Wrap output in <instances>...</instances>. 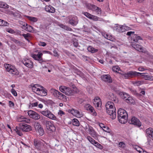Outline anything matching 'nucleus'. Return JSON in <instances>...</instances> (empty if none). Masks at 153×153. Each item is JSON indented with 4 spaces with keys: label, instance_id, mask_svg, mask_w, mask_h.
<instances>
[{
    "label": "nucleus",
    "instance_id": "1",
    "mask_svg": "<svg viewBox=\"0 0 153 153\" xmlns=\"http://www.w3.org/2000/svg\"><path fill=\"white\" fill-rule=\"evenodd\" d=\"M107 113L112 119H114L116 117V109L114 104L111 102L108 101L105 104Z\"/></svg>",
    "mask_w": 153,
    "mask_h": 153
},
{
    "label": "nucleus",
    "instance_id": "2",
    "mask_svg": "<svg viewBox=\"0 0 153 153\" xmlns=\"http://www.w3.org/2000/svg\"><path fill=\"white\" fill-rule=\"evenodd\" d=\"M118 118L119 122L122 124H125L128 120V114L124 110L120 108L117 111Z\"/></svg>",
    "mask_w": 153,
    "mask_h": 153
},
{
    "label": "nucleus",
    "instance_id": "3",
    "mask_svg": "<svg viewBox=\"0 0 153 153\" xmlns=\"http://www.w3.org/2000/svg\"><path fill=\"white\" fill-rule=\"evenodd\" d=\"M121 77L123 79H127L135 77L142 76L143 73H140L136 71H130L126 73H120Z\"/></svg>",
    "mask_w": 153,
    "mask_h": 153
},
{
    "label": "nucleus",
    "instance_id": "4",
    "mask_svg": "<svg viewBox=\"0 0 153 153\" xmlns=\"http://www.w3.org/2000/svg\"><path fill=\"white\" fill-rule=\"evenodd\" d=\"M4 67L7 71L9 72L12 74L18 75L19 72L15 67L9 64H5Z\"/></svg>",
    "mask_w": 153,
    "mask_h": 153
},
{
    "label": "nucleus",
    "instance_id": "5",
    "mask_svg": "<svg viewBox=\"0 0 153 153\" xmlns=\"http://www.w3.org/2000/svg\"><path fill=\"white\" fill-rule=\"evenodd\" d=\"M59 89L61 92L64 93L67 95L71 96L73 94V90L66 86L63 85L60 86L59 87Z\"/></svg>",
    "mask_w": 153,
    "mask_h": 153
},
{
    "label": "nucleus",
    "instance_id": "6",
    "mask_svg": "<svg viewBox=\"0 0 153 153\" xmlns=\"http://www.w3.org/2000/svg\"><path fill=\"white\" fill-rule=\"evenodd\" d=\"M137 42H132L131 43V45L132 47L137 51L144 53H146L147 51L146 48H144L140 45L136 43Z\"/></svg>",
    "mask_w": 153,
    "mask_h": 153
},
{
    "label": "nucleus",
    "instance_id": "7",
    "mask_svg": "<svg viewBox=\"0 0 153 153\" xmlns=\"http://www.w3.org/2000/svg\"><path fill=\"white\" fill-rule=\"evenodd\" d=\"M40 113L43 115L50 119L53 120H56V117L48 109H45L44 111H40Z\"/></svg>",
    "mask_w": 153,
    "mask_h": 153
},
{
    "label": "nucleus",
    "instance_id": "8",
    "mask_svg": "<svg viewBox=\"0 0 153 153\" xmlns=\"http://www.w3.org/2000/svg\"><path fill=\"white\" fill-rule=\"evenodd\" d=\"M66 18L68 20V23L73 26H76L78 23V20L76 16H69Z\"/></svg>",
    "mask_w": 153,
    "mask_h": 153
},
{
    "label": "nucleus",
    "instance_id": "9",
    "mask_svg": "<svg viewBox=\"0 0 153 153\" xmlns=\"http://www.w3.org/2000/svg\"><path fill=\"white\" fill-rule=\"evenodd\" d=\"M135 32L134 31H129L127 32L126 34V35L128 36H131V40L135 42H138L139 40H143V39L140 36L134 34Z\"/></svg>",
    "mask_w": 153,
    "mask_h": 153
},
{
    "label": "nucleus",
    "instance_id": "10",
    "mask_svg": "<svg viewBox=\"0 0 153 153\" xmlns=\"http://www.w3.org/2000/svg\"><path fill=\"white\" fill-rule=\"evenodd\" d=\"M86 7L89 10L95 12L97 14H100L102 13L101 9L94 5L88 4H87Z\"/></svg>",
    "mask_w": 153,
    "mask_h": 153
},
{
    "label": "nucleus",
    "instance_id": "11",
    "mask_svg": "<svg viewBox=\"0 0 153 153\" xmlns=\"http://www.w3.org/2000/svg\"><path fill=\"white\" fill-rule=\"evenodd\" d=\"M120 94L121 98L124 100L127 103H132L134 102V100L128 94L124 92H121Z\"/></svg>",
    "mask_w": 153,
    "mask_h": 153
},
{
    "label": "nucleus",
    "instance_id": "12",
    "mask_svg": "<svg viewBox=\"0 0 153 153\" xmlns=\"http://www.w3.org/2000/svg\"><path fill=\"white\" fill-rule=\"evenodd\" d=\"M128 122L129 123L136 126L139 127L141 126V123L137 118L135 117H133L131 119L129 120Z\"/></svg>",
    "mask_w": 153,
    "mask_h": 153
},
{
    "label": "nucleus",
    "instance_id": "13",
    "mask_svg": "<svg viewBox=\"0 0 153 153\" xmlns=\"http://www.w3.org/2000/svg\"><path fill=\"white\" fill-rule=\"evenodd\" d=\"M19 126V128L23 131L28 132L32 130L31 126L26 124L20 123Z\"/></svg>",
    "mask_w": 153,
    "mask_h": 153
},
{
    "label": "nucleus",
    "instance_id": "14",
    "mask_svg": "<svg viewBox=\"0 0 153 153\" xmlns=\"http://www.w3.org/2000/svg\"><path fill=\"white\" fill-rule=\"evenodd\" d=\"M28 115L31 118L34 120H37L40 118V115L36 112L32 110H29L27 112Z\"/></svg>",
    "mask_w": 153,
    "mask_h": 153
},
{
    "label": "nucleus",
    "instance_id": "15",
    "mask_svg": "<svg viewBox=\"0 0 153 153\" xmlns=\"http://www.w3.org/2000/svg\"><path fill=\"white\" fill-rule=\"evenodd\" d=\"M53 123L51 121H48L45 125L48 130L51 131H54L56 130V128Z\"/></svg>",
    "mask_w": 153,
    "mask_h": 153
},
{
    "label": "nucleus",
    "instance_id": "16",
    "mask_svg": "<svg viewBox=\"0 0 153 153\" xmlns=\"http://www.w3.org/2000/svg\"><path fill=\"white\" fill-rule=\"evenodd\" d=\"M34 127L36 131H37L40 136H42L44 134V131L42 128L38 123L34 124Z\"/></svg>",
    "mask_w": 153,
    "mask_h": 153
},
{
    "label": "nucleus",
    "instance_id": "17",
    "mask_svg": "<svg viewBox=\"0 0 153 153\" xmlns=\"http://www.w3.org/2000/svg\"><path fill=\"white\" fill-rule=\"evenodd\" d=\"M22 63L27 67L31 68L33 66V62L30 59H25L22 60Z\"/></svg>",
    "mask_w": 153,
    "mask_h": 153
},
{
    "label": "nucleus",
    "instance_id": "18",
    "mask_svg": "<svg viewBox=\"0 0 153 153\" xmlns=\"http://www.w3.org/2000/svg\"><path fill=\"white\" fill-rule=\"evenodd\" d=\"M44 142L43 140L35 139L34 141V145L37 149H39L44 145Z\"/></svg>",
    "mask_w": 153,
    "mask_h": 153
},
{
    "label": "nucleus",
    "instance_id": "19",
    "mask_svg": "<svg viewBox=\"0 0 153 153\" xmlns=\"http://www.w3.org/2000/svg\"><path fill=\"white\" fill-rule=\"evenodd\" d=\"M88 133L94 139H96L98 137V135L94 131L93 128L91 126H88L87 128Z\"/></svg>",
    "mask_w": 153,
    "mask_h": 153
},
{
    "label": "nucleus",
    "instance_id": "20",
    "mask_svg": "<svg viewBox=\"0 0 153 153\" xmlns=\"http://www.w3.org/2000/svg\"><path fill=\"white\" fill-rule=\"evenodd\" d=\"M93 103L96 108H99L101 105V102L100 98L98 97H95L93 101Z\"/></svg>",
    "mask_w": 153,
    "mask_h": 153
},
{
    "label": "nucleus",
    "instance_id": "21",
    "mask_svg": "<svg viewBox=\"0 0 153 153\" xmlns=\"http://www.w3.org/2000/svg\"><path fill=\"white\" fill-rule=\"evenodd\" d=\"M38 95L42 96H45L47 94V90L43 87L41 86L40 88Z\"/></svg>",
    "mask_w": 153,
    "mask_h": 153
},
{
    "label": "nucleus",
    "instance_id": "22",
    "mask_svg": "<svg viewBox=\"0 0 153 153\" xmlns=\"http://www.w3.org/2000/svg\"><path fill=\"white\" fill-rule=\"evenodd\" d=\"M69 111L70 113L77 117L80 118L82 116V114H80L77 110L72 109L69 110Z\"/></svg>",
    "mask_w": 153,
    "mask_h": 153
},
{
    "label": "nucleus",
    "instance_id": "23",
    "mask_svg": "<svg viewBox=\"0 0 153 153\" xmlns=\"http://www.w3.org/2000/svg\"><path fill=\"white\" fill-rule=\"evenodd\" d=\"M30 86L32 88L33 91L38 94V92L39 91L41 85L38 84H36L34 85L32 84Z\"/></svg>",
    "mask_w": 153,
    "mask_h": 153
},
{
    "label": "nucleus",
    "instance_id": "24",
    "mask_svg": "<svg viewBox=\"0 0 153 153\" xmlns=\"http://www.w3.org/2000/svg\"><path fill=\"white\" fill-rule=\"evenodd\" d=\"M101 78L104 81L108 83H111L112 80L110 76L109 75H104L101 76Z\"/></svg>",
    "mask_w": 153,
    "mask_h": 153
},
{
    "label": "nucleus",
    "instance_id": "25",
    "mask_svg": "<svg viewBox=\"0 0 153 153\" xmlns=\"http://www.w3.org/2000/svg\"><path fill=\"white\" fill-rule=\"evenodd\" d=\"M43 54L42 53L39 52L37 54H33L31 56L35 60H38L41 59Z\"/></svg>",
    "mask_w": 153,
    "mask_h": 153
},
{
    "label": "nucleus",
    "instance_id": "26",
    "mask_svg": "<svg viewBox=\"0 0 153 153\" xmlns=\"http://www.w3.org/2000/svg\"><path fill=\"white\" fill-rule=\"evenodd\" d=\"M116 30L118 32H123L125 31L123 25H118L116 27Z\"/></svg>",
    "mask_w": 153,
    "mask_h": 153
},
{
    "label": "nucleus",
    "instance_id": "27",
    "mask_svg": "<svg viewBox=\"0 0 153 153\" xmlns=\"http://www.w3.org/2000/svg\"><path fill=\"white\" fill-rule=\"evenodd\" d=\"M27 119L23 116H19L17 117V121L19 122L27 123Z\"/></svg>",
    "mask_w": 153,
    "mask_h": 153
},
{
    "label": "nucleus",
    "instance_id": "28",
    "mask_svg": "<svg viewBox=\"0 0 153 153\" xmlns=\"http://www.w3.org/2000/svg\"><path fill=\"white\" fill-rule=\"evenodd\" d=\"M146 136L149 137L153 133V128L151 127L148 128L146 130Z\"/></svg>",
    "mask_w": 153,
    "mask_h": 153
},
{
    "label": "nucleus",
    "instance_id": "29",
    "mask_svg": "<svg viewBox=\"0 0 153 153\" xmlns=\"http://www.w3.org/2000/svg\"><path fill=\"white\" fill-rule=\"evenodd\" d=\"M23 29L30 32H33L34 31L33 27L27 24V25L25 27L23 28Z\"/></svg>",
    "mask_w": 153,
    "mask_h": 153
},
{
    "label": "nucleus",
    "instance_id": "30",
    "mask_svg": "<svg viewBox=\"0 0 153 153\" xmlns=\"http://www.w3.org/2000/svg\"><path fill=\"white\" fill-rule=\"evenodd\" d=\"M90 19L93 20L94 21H103V20L102 19L96 16L92 15L90 18Z\"/></svg>",
    "mask_w": 153,
    "mask_h": 153
},
{
    "label": "nucleus",
    "instance_id": "31",
    "mask_svg": "<svg viewBox=\"0 0 153 153\" xmlns=\"http://www.w3.org/2000/svg\"><path fill=\"white\" fill-rule=\"evenodd\" d=\"M45 10L48 12L54 13L55 12V9L52 7H50L48 6H46L45 7Z\"/></svg>",
    "mask_w": 153,
    "mask_h": 153
},
{
    "label": "nucleus",
    "instance_id": "32",
    "mask_svg": "<svg viewBox=\"0 0 153 153\" xmlns=\"http://www.w3.org/2000/svg\"><path fill=\"white\" fill-rule=\"evenodd\" d=\"M50 92L54 97H56L59 91L56 89L51 88L50 90Z\"/></svg>",
    "mask_w": 153,
    "mask_h": 153
},
{
    "label": "nucleus",
    "instance_id": "33",
    "mask_svg": "<svg viewBox=\"0 0 153 153\" xmlns=\"http://www.w3.org/2000/svg\"><path fill=\"white\" fill-rule=\"evenodd\" d=\"M39 119L42 124L44 125H45L48 121L47 118L43 116H40V118Z\"/></svg>",
    "mask_w": 153,
    "mask_h": 153
},
{
    "label": "nucleus",
    "instance_id": "34",
    "mask_svg": "<svg viewBox=\"0 0 153 153\" xmlns=\"http://www.w3.org/2000/svg\"><path fill=\"white\" fill-rule=\"evenodd\" d=\"M142 76H143L145 80L153 81V76H152L145 75L143 74Z\"/></svg>",
    "mask_w": 153,
    "mask_h": 153
},
{
    "label": "nucleus",
    "instance_id": "35",
    "mask_svg": "<svg viewBox=\"0 0 153 153\" xmlns=\"http://www.w3.org/2000/svg\"><path fill=\"white\" fill-rule=\"evenodd\" d=\"M99 125L101 128H102V129L104 131L107 132H109L108 128L105 126L102 123H99Z\"/></svg>",
    "mask_w": 153,
    "mask_h": 153
},
{
    "label": "nucleus",
    "instance_id": "36",
    "mask_svg": "<svg viewBox=\"0 0 153 153\" xmlns=\"http://www.w3.org/2000/svg\"><path fill=\"white\" fill-rule=\"evenodd\" d=\"M87 50L89 52L92 53H94L98 51L97 49H95L91 46H89L87 48Z\"/></svg>",
    "mask_w": 153,
    "mask_h": 153
},
{
    "label": "nucleus",
    "instance_id": "37",
    "mask_svg": "<svg viewBox=\"0 0 153 153\" xmlns=\"http://www.w3.org/2000/svg\"><path fill=\"white\" fill-rule=\"evenodd\" d=\"M56 97L58 99L61 100L66 99V96L59 92Z\"/></svg>",
    "mask_w": 153,
    "mask_h": 153
},
{
    "label": "nucleus",
    "instance_id": "38",
    "mask_svg": "<svg viewBox=\"0 0 153 153\" xmlns=\"http://www.w3.org/2000/svg\"><path fill=\"white\" fill-rule=\"evenodd\" d=\"M72 124L73 125L76 126H79V121L76 119H74L72 120Z\"/></svg>",
    "mask_w": 153,
    "mask_h": 153
},
{
    "label": "nucleus",
    "instance_id": "39",
    "mask_svg": "<svg viewBox=\"0 0 153 153\" xmlns=\"http://www.w3.org/2000/svg\"><path fill=\"white\" fill-rule=\"evenodd\" d=\"M0 7L4 8H8V5L4 2L0 1Z\"/></svg>",
    "mask_w": 153,
    "mask_h": 153
},
{
    "label": "nucleus",
    "instance_id": "40",
    "mask_svg": "<svg viewBox=\"0 0 153 153\" xmlns=\"http://www.w3.org/2000/svg\"><path fill=\"white\" fill-rule=\"evenodd\" d=\"M143 81H134L133 82V84L136 86H139L143 84Z\"/></svg>",
    "mask_w": 153,
    "mask_h": 153
},
{
    "label": "nucleus",
    "instance_id": "41",
    "mask_svg": "<svg viewBox=\"0 0 153 153\" xmlns=\"http://www.w3.org/2000/svg\"><path fill=\"white\" fill-rule=\"evenodd\" d=\"M85 107L88 111H92L94 108L93 107L89 104L86 105H85Z\"/></svg>",
    "mask_w": 153,
    "mask_h": 153
},
{
    "label": "nucleus",
    "instance_id": "42",
    "mask_svg": "<svg viewBox=\"0 0 153 153\" xmlns=\"http://www.w3.org/2000/svg\"><path fill=\"white\" fill-rule=\"evenodd\" d=\"M20 35L22 36L28 42H30L28 38L30 37V33H28L27 34H20Z\"/></svg>",
    "mask_w": 153,
    "mask_h": 153
},
{
    "label": "nucleus",
    "instance_id": "43",
    "mask_svg": "<svg viewBox=\"0 0 153 153\" xmlns=\"http://www.w3.org/2000/svg\"><path fill=\"white\" fill-rule=\"evenodd\" d=\"M87 140L92 144H94V143L96 142L90 136H88L87 137Z\"/></svg>",
    "mask_w": 153,
    "mask_h": 153
},
{
    "label": "nucleus",
    "instance_id": "44",
    "mask_svg": "<svg viewBox=\"0 0 153 153\" xmlns=\"http://www.w3.org/2000/svg\"><path fill=\"white\" fill-rule=\"evenodd\" d=\"M27 18L30 21L33 22H36L38 20L37 18L30 16H27Z\"/></svg>",
    "mask_w": 153,
    "mask_h": 153
},
{
    "label": "nucleus",
    "instance_id": "45",
    "mask_svg": "<svg viewBox=\"0 0 153 153\" xmlns=\"http://www.w3.org/2000/svg\"><path fill=\"white\" fill-rule=\"evenodd\" d=\"M0 21V26H7L8 24L7 22L1 19Z\"/></svg>",
    "mask_w": 153,
    "mask_h": 153
},
{
    "label": "nucleus",
    "instance_id": "46",
    "mask_svg": "<svg viewBox=\"0 0 153 153\" xmlns=\"http://www.w3.org/2000/svg\"><path fill=\"white\" fill-rule=\"evenodd\" d=\"M82 13L85 16H86L87 18H88L89 19H90V18L91 17V14L87 12H82Z\"/></svg>",
    "mask_w": 153,
    "mask_h": 153
},
{
    "label": "nucleus",
    "instance_id": "47",
    "mask_svg": "<svg viewBox=\"0 0 153 153\" xmlns=\"http://www.w3.org/2000/svg\"><path fill=\"white\" fill-rule=\"evenodd\" d=\"M19 127L18 128V127H16L15 130L16 131V132L17 133V134L19 136H20L22 135V132L19 130Z\"/></svg>",
    "mask_w": 153,
    "mask_h": 153
},
{
    "label": "nucleus",
    "instance_id": "48",
    "mask_svg": "<svg viewBox=\"0 0 153 153\" xmlns=\"http://www.w3.org/2000/svg\"><path fill=\"white\" fill-rule=\"evenodd\" d=\"M38 104V102H36L33 103H30L29 107L31 106L32 107H36Z\"/></svg>",
    "mask_w": 153,
    "mask_h": 153
},
{
    "label": "nucleus",
    "instance_id": "49",
    "mask_svg": "<svg viewBox=\"0 0 153 153\" xmlns=\"http://www.w3.org/2000/svg\"><path fill=\"white\" fill-rule=\"evenodd\" d=\"M131 91L133 94L137 96H140L141 95L140 94L137 93L135 90L133 89H131Z\"/></svg>",
    "mask_w": 153,
    "mask_h": 153
},
{
    "label": "nucleus",
    "instance_id": "50",
    "mask_svg": "<svg viewBox=\"0 0 153 153\" xmlns=\"http://www.w3.org/2000/svg\"><path fill=\"white\" fill-rule=\"evenodd\" d=\"M119 147L122 148H125L126 146V145L123 142H120L119 143Z\"/></svg>",
    "mask_w": 153,
    "mask_h": 153
},
{
    "label": "nucleus",
    "instance_id": "51",
    "mask_svg": "<svg viewBox=\"0 0 153 153\" xmlns=\"http://www.w3.org/2000/svg\"><path fill=\"white\" fill-rule=\"evenodd\" d=\"M94 145L95 146H97L98 148L100 149H102V146L96 141L95 143H94Z\"/></svg>",
    "mask_w": 153,
    "mask_h": 153
},
{
    "label": "nucleus",
    "instance_id": "52",
    "mask_svg": "<svg viewBox=\"0 0 153 153\" xmlns=\"http://www.w3.org/2000/svg\"><path fill=\"white\" fill-rule=\"evenodd\" d=\"M123 25L124 28H125L124 30H125V31H128L131 30V28L126 26L125 24H124Z\"/></svg>",
    "mask_w": 153,
    "mask_h": 153
},
{
    "label": "nucleus",
    "instance_id": "53",
    "mask_svg": "<svg viewBox=\"0 0 153 153\" xmlns=\"http://www.w3.org/2000/svg\"><path fill=\"white\" fill-rule=\"evenodd\" d=\"M20 24L22 25V28L23 29V28L25 27L27 25V23H25V22H24L22 21H20Z\"/></svg>",
    "mask_w": 153,
    "mask_h": 153
},
{
    "label": "nucleus",
    "instance_id": "54",
    "mask_svg": "<svg viewBox=\"0 0 153 153\" xmlns=\"http://www.w3.org/2000/svg\"><path fill=\"white\" fill-rule=\"evenodd\" d=\"M12 93L15 96H17V93L16 91L14 89H12L11 90Z\"/></svg>",
    "mask_w": 153,
    "mask_h": 153
},
{
    "label": "nucleus",
    "instance_id": "55",
    "mask_svg": "<svg viewBox=\"0 0 153 153\" xmlns=\"http://www.w3.org/2000/svg\"><path fill=\"white\" fill-rule=\"evenodd\" d=\"M143 26L145 29L147 30H149L150 29L149 27L147 25V24H143Z\"/></svg>",
    "mask_w": 153,
    "mask_h": 153
},
{
    "label": "nucleus",
    "instance_id": "56",
    "mask_svg": "<svg viewBox=\"0 0 153 153\" xmlns=\"http://www.w3.org/2000/svg\"><path fill=\"white\" fill-rule=\"evenodd\" d=\"M9 105L10 107H13L14 106V103L13 102L10 101L9 102Z\"/></svg>",
    "mask_w": 153,
    "mask_h": 153
},
{
    "label": "nucleus",
    "instance_id": "57",
    "mask_svg": "<svg viewBox=\"0 0 153 153\" xmlns=\"http://www.w3.org/2000/svg\"><path fill=\"white\" fill-rule=\"evenodd\" d=\"M90 112L94 116H95L97 115V114L96 112L95 111L94 108H93V110H92V111H90Z\"/></svg>",
    "mask_w": 153,
    "mask_h": 153
},
{
    "label": "nucleus",
    "instance_id": "58",
    "mask_svg": "<svg viewBox=\"0 0 153 153\" xmlns=\"http://www.w3.org/2000/svg\"><path fill=\"white\" fill-rule=\"evenodd\" d=\"M39 45L40 46L44 47L46 45V43L44 42H40L39 44Z\"/></svg>",
    "mask_w": 153,
    "mask_h": 153
},
{
    "label": "nucleus",
    "instance_id": "59",
    "mask_svg": "<svg viewBox=\"0 0 153 153\" xmlns=\"http://www.w3.org/2000/svg\"><path fill=\"white\" fill-rule=\"evenodd\" d=\"M65 27V29H65V30H69V31H72V29L70 27H69L67 26H66Z\"/></svg>",
    "mask_w": 153,
    "mask_h": 153
},
{
    "label": "nucleus",
    "instance_id": "60",
    "mask_svg": "<svg viewBox=\"0 0 153 153\" xmlns=\"http://www.w3.org/2000/svg\"><path fill=\"white\" fill-rule=\"evenodd\" d=\"M138 70L140 71H143L146 69L142 67H140L138 68Z\"/></svg>",
    "mask_w": 153,
    "mask_h": 153
},
{
    "label": "nucleus",
    "instance_id": "61",
    "mask_svg": "<svg viewBox=\"0 0 153 153\" xmlns=\"http://www.w3.org/2000/svg\"><path fill=\"white\" fill-rule=\"evenodd\" d=\"M13 41L14 42H15L16 43V44H20V43H21L19 41L16 40V39H14L13 40Z\"/></svg>",
    "mask_w": 153,
    "mask_h": 153
},
{
    "label": "nucleus",
    "instance_id": "62",
    "mask_svg": "<svg viewBox=\"0 0 153 153\" xmlns=\"http://www.w3.org/2000/svg\"><path fill=\"white\" fill-rule=\"evenodd\" d=\"M38 61H39V62L40 63H41L42 65L44 62H45L43 61L42 58V57L41 59H40V60H39Z\"/></svg>",
    "mask_w": 153,
    "mask_h": 153
},
{
    "label": "nucleus",
    "instance_id": "63",
    "mask_svg": "<svg viewBox=\"0 0 153 153\" xmlns=\"http://www.w3.org/2000/svg\"><path fill=\"white\" fill-rule=\"evenodd\" d=\"M74 45L75 47H76L78 46V42H74Z\"/></svg>",
    "mask_w": 153,
    "mask_h": 153
},
{
    "label": "nucleus",
    "instance_id": "64",
    "mask_svg": "<svg viewBox=\"0 0 153 153\" xmlns=\"http://www.w3.org/2000/svg\"><path fill=\"white\" fill-rule=\"evenodd\" d=\"M144 24H147V25H148L149 27L152 25V24L148 22H146V23H144Z\"/></svg>",
    "mask_w": 153,
    "mask_h": 153
}]
</instances>
